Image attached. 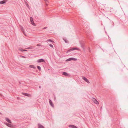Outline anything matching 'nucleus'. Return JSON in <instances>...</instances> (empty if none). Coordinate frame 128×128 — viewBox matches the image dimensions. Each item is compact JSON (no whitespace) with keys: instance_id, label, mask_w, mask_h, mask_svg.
I'll use <instances>...</instances> for the list:
<instances>
[{"instance_id":"24","label":"nucleus","mask_w":128,"mask_h":128,"mask_svg":"<svg viewBox=\"0 0 128 128\" xmlns=\"http://www.w3.org/2000/svg\"><path fill=\"white\" fill-rule=\"evenodd\" d=\"M44 1H46V5H48V4H47V2H48V0H44Z\"/></svg>"},{"instance_id":"29","label":"nucleus","mask_w":128,"mask_h":128,"mask_svg":"<svg viewBox=\"0 0 128 128\" xmlns=\"http://www.w3.org/2000/svg\"><path fill=\"white\" fill-rule=\"evenodd\" d=\"M88 50H89V51L90 52V48H88Z\"/></svg>"},{"instance_id":"5","label":"nucleus","mask_w":128,"mask_h":128,"mask_svg":"<svg viewBox=\"0 0 128 128\" xmlns=\"http://www.w3.org/2000/svg\"><path fill=\"white\" fill-rule=\"evenodd\" d=\"M82 78L83 80H84L85 82H86L87 83H89L90 82L87 79L85 78L83 76Z\"/></svg>"},{"instance_id":"31","label":"nucleus","mask_w":128,"mask_h":128,"mask_svg":"<svg viewBox=\"0 0 128 128\" xmlns=\"http://www.w3.org/2000/svg\"><path fill=\"white\" fill-rule=\"evenodd\" d=\"M74 128H78L76 126H75Z\"/></svg>"},{"instance_id":"1","label":"nucleus","mask_w":128,"mask_h":128,"mask_svg":"<svg viewBox=\"0 0 128 128\" xmlns=\"http://www.w3.org/2000/svg\"><path fill=\"white\" fill-rule=\"evenodd\" d=\"M80 49L78 48H70V49H69L66 52V53L69 52H70L72 51L73 50H79Z\"/></svg>"},{"instance_id":"13","label":"nucleus","mask_w":128,"mask_h":128,"mask_svg":"<svg viewBox=\"0 0 128 128\" xmlns=\"http://www.w3.org/2000/svg\"><path fill=\"white\" fill-rule=\"evenodd\" d=\"M75 126L73 125L70 124L69 125V127L70 128H74Z\"/></svg>"},{"instance_id":"26","label":"nucleus","mask_w":128,"mask_h":128,"mask_svg":"<svg viewBox=\"0 0 128 128\" xmlns=\"http://www.w3.org/2000/svg\"><path fill=\"white\" fill-rule=\"evenodd\" d=\"M40 46V45L39 44H38L37 45V46Z\"/></svg>"},{"instance_id":"14","label":"nucleus","mask_w":128,"mask_h":128,"mask_svg":"<svg viewBox=\"0 0 128 128\" xmlns=\"http://www.w3.org/2000/svg\"><path fill=\"white\" fill-rule=\"evenodd\" d=\"M63 74L66 76H68V74L67 72H63Z\"/></svg>"},{"instance_id":"22","label":"nucleus","mask_w":128,"mask_h":128,"mask_svg":"<svg viewBox=\"0 0 128 128\" xmlns=\"http://www.w3.org/2000/svg\"><path fill=\"white\" fill-rule=\"evenodd\" d=\"M20 57L22 58H25L26 57L23 56H20Z\"/></svg>"},{"instance_id":"17","label":"nucleus","mask_w":128,"mask_h":128,"mask_svg":"<svg viewBox=\"0 0 128 128\" xmlns=\"http://www.w3.org/2000/svg\"><path fill=\"white\" fill-rule=\"evenodd\" d=\"M18 49L21 52H23L24 49L21 48H18Z\"/></svg>"},{"instance_id":"34","label":"nucleus","mask_w":128,"mask_h":128,"mask_svg":"<svg viewBox=\"0 0 128 128\" xmlns=\"http://www.w3.org/2000/svg\"><path fill=\"white\" fill-rule=\"evenodd\" d=\"M38 128H39V127H38Z\"/></svg>"},{"instance_id":"9","label":"nucleus","mask_w":128,"mask_h":128,"mask_svg":"<svg viewBox=\"0 0 128 128\" xmlns=\"http://www.w3.org/2000/svg\"><path fill=\"white\" fill-rule=\"evenodd\" d=\"M34 46H30V47H28L27 48H26V49H34Z\"/></svg>"},{"instance_id":"8","label":"nucleus","mask_w":128,"mask_h":128,"mask_svg":"<svg viewBox=\"0 0 128 128\" xmlns=\"http://www.w3.org/2000/svg\"><path fill=\"white\" fill-rule=\"evenodd\" d=\"M6 120L8 122L11 124L12 123L11 121L8 118H5Z\"/></svg>"},{"instance_id":"6","label":"nucleus","mask_w":128,"mask_h":128,"mask_svg":"<svg viewBox=\"0 0 128 128\" xmlns=\"http://www.w3.org/2000/svg\"><path fill=\"white\" fill-rule=\"evenodd\" d=\"M92 100L96 104H99V102H98V101L97 100L94 98H93V100Z\"/></svg>"},{"instance_id":"15","label":"nucleus","mask_w":128,"mask_h":128,"mask_svg":"<svg viewBox=\"0 0 128 128\" xmlns=\"http://www.w3.org/2000/svg\"><path fill=\"white\" fill-rule=\"evenodd\" d=\"M71 58V60H74V61H76V60H77V59H76L75 58Z\"/></svg>"},{"instance_id":"7","label":"nucleus","mask_w":128,"mask_h":128,"mask_svg":"<svg viewBox=\"0 0 128 128\" xmlns=\"http://www.w3.org/2000/svg\"><path fill=\"white\" fill-rule=\"evenodd\" d=\"M49 103L50 105L53 107H54V104H53L52 102V101L50 99H49Z\"/></svg>"},{"instance_id":"25","label":"nucleus","mask_w":128,"mask_h":128,"mask_svg":"<svg viewBox=\"0 0 128 128\" xmlns=\"http://www.w3.org/2000/svg\"><path fill=\"white\" fill-rule=\"evenodd\" d=\"M49 46H50L52 48H53V46L52 44H49Z\"/></svg>"},{"instance_id":"27","label":"nucleus","mask_w":128,"mask_h":128,"mask_svg":"<svg viewBox=\"0 0 128 128\" xmlns=\"http://www.w3.org/2000/svg\"><path fill=\"white\" fill-rule=\"evenodd\" d=\"M8 0H4V1L5 2V3Z\"/></svg>"},{"instance_id":"28","label":"nucleus","mask_w":128,"mask_h":128,"mask_svg":"<svg viewBox=\"0 0 128 128\" xmlns=\"http://www.w3.org/2000/svg\"><path fill=\"white\" fill-rule=\"evenodd\" d=\"M27 50H24H24H23V52H24V51H27Z\"/></svg>"},{"instance_id":"4","label":"nucleus","mask_w":128,"mask_h":128,"mask_svg":"<svg viewBox=\"0 0 128 128\" xmlns=\"http://www.w3.org/2000/svg\"><path fill=\"white\" fill-rule=\"evenodd\" d=\"M37 62L38 63H40L44 62H45V61L43 59H40L38 60L37 61Z\"/></svg>"},{"instance_id":"2","label":"nucleus","mask_w":128,"mask_h":128,"mask_svg":"<svg viewBox=\"0 0 128 128\" xmlns=\"http://www.w3.org/2000/svg\"><path fill=\"white\" fill-rule=\"evenodd\" d=\"M4 124L9 127L11 128H14L15 126H14L13 125L11 124H9L7 122H4Z\"/></svg>"},{"instance_id":"12","label":"nucleus","mask_w":128,"mask_h":128,"mask_svg":"<svg viewBox=\"0 0 128 128\" xmlns=\"http://www.w3.org/2000/svg\"><path fill=\"white\" fill-rule=\"evenodd\" d=\"M38 127L40 128H44V126H43L41 125L40 124H38Z\"/></svg>"},{"instance_id":"21","label":"nucleus","mask_w":128,"mask_h":128,"mask_svg":"<svg viewBox=\"0 0 128 128\" xmlns=\"http://www.w3.org/2000/svg\"><path fill=\"white\" fill-rule=\"evenodd\" d=\"M47 41L48 42H52V40L50 39H49Z\"/></svg>"},{"instance_id":"32","label":"nucleus","mask_w":128,"mask_h":128,"mask_svg":"<svg viewBox=\"0 0 128 128\" xmlns=\"http://www.w3.org/2000/svg\"><path fill=\"white\" fill-rule=\"evenodd\" d=\"M41 86H39V88H41Z\"/></svg>"},{"instance_id":"11","label":"nucleus","mask_w":128,"mask_h":128,"mask_svg":"<svg viewBox=\"0 0 128 128\" xmlns=\"http://www.w3.org/2000/svg\"><path fill=\"white\" fill-rule=\"evenodd\" d=\"M20 29L23 32V33L24 34V30L22 26L20 27Z\"/></svg>"},{"instance_id":"23","label":"nucleus","mask_w":128,"mask_h":128,"mask_svg":"<svg viewBox=\"0 0 128 128\" xmlns=\"http://www.w3.org/2000/svg\"><path fill=\"white\" fill-rule=\"evenodd\" d=\"M64 41L65 42H66V43H68L67 40H66L65 39H64Z\"/></svg>"},{"instance_id":"3","label":"nucleus","mask_w":128,"mask_h":128,"mask_svg":"<svg viewBox=\"0 0 128 128\" xmlns=\"http://www.w3.org/2000/svg\"><path fill=\"white\" fill-rule=\"evenodd\" d=\"M30 20L32 24L33 25L35 26V24L34 22L33 19L32 17H30Z\"/></svg>"},{"instance_id":"20","label":"nucleus","mask_w":128,"mask_h":128,"mask_svg":"<svg viewBox=\"0 0 128 128\" xmlns=\"http://www.w3.org/2000/svg\"><path fill=\"white\" fill-rule=\"evenodd\" d=\"M37 68H38V69L40 70H41V67L39 66H37Z\"/></svg>"},{"instance_id":"19","label":"nucleus","mask_w":128,"mask_h":128,"mask_svg":"<svg viewBox=\"0 0 128 128\" xmlns=\"http://www.w3.org/2000/svg\"><path fill=\"white\" fill-rule=\"evenodd\" d=\"M70 60H71L70 58H69L66 60V62H68V61H70Z\"/></svg>"},{"instance_id":"16","label":"nucleus","mask_w":128,"mask_h":128,"mask_svg":"<svg viewBox=\"0 0 128 128\" xmlns=\"http://www.w3.org/2000/svg\"><path fill=\"white\" fill-rule=\"evenodd\" d=\"M5 3V2L4 0L0 2V4H3Z\"/></svg>"},{"instance_id":"33","label":"nucleus","mask_w":128,"mask_h":128,"mask_svg":"<svg viewBox=\"0 0 128 128\" xmlns=\"http://www.w3.org/2000/svg\"><path fill=\"white\" fill-rule=\"evenodd\" d=\"M28 6V5L27 4V6Z\"/></svg>"},{"instance_id":"18","label":"nucleus","mask_w":128,"mask_h":128,"mask_svg":"<svg viewBox=\"0 0 128 128\" xmlns=\"http://www.w3.org/2000/svg\"><path fill=\"white\" fill-rule=\"evenodd\" d=\"M22 94L23 95H24L25 96H28L29 95V94H27V93H22Z\"/></svg>"},{"instance_id":"10","label":"nucleus","mask_w":128,"mask_h":128,"mask_svg":"<svg viewBox=\"0 0 128 128\" xmlns=\"http://www.w3.org/2000/svg\"><path fill=\"white\" fill-rule=\"evenodd\" d=\"M29 67L30 68H32L34 69H35L36 68V67L34 65H30Z\"/></svg>"},{"instance_id":"30","label":"nucleus","mask_w":128,"mask_h":128,"mask_svg":"<svg viewBox=\"0 0 128 128\" xmlns=\"http://www.w3.org/2000/svg\"><path fill=\"white\" fill-rule=\"evenodd\" d=\"M46 28H47V27H44L43 28V29H46Z\"/></svg>"}]
</instances>
